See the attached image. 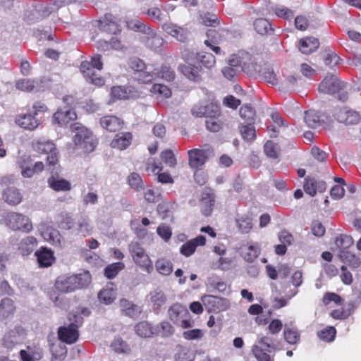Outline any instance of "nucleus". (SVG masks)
<instances>
[{
  "instance_id": "nucleus-60",
  "label": "nucleus",
  "mask_w": 361,
  "mask_h": 361,
  "mask_svg": "<svg viewBox=\"0 0 361 361\" xmlns=\"http://www.w3.org/2000/svg\"><path fill=\"white\" fill-rule=\"evenodd\" d=\"M324 60L326 66L333 68L338 64L340 58L335 52L326 51L324 54Z\"/></svg>"
},
{
  "instance_id": "nucleus-51",
  "label": "nucleus",
  "mask_w": 361,
  "mask_h": 361,
  "mask_svg": "<svg viewBox=\"0 0 361 361\" xmlns=\"http://www.w3.org/2000/svg\"><path fill=\"white\" fill-rule=\"evenodd\" d=\"M127 26L132 30L141 32L147 35H150L152 32L151 29L147 27L142 22L139 20H131L127 22Z\"/></svg>"
},
{
  "instance_id": "nucleus-19",
  "label": "nucleus",
  "mask_w": 361,
  "mask_h": 361,
  "mask_svg": "<svg viewBox=\"0 0 361 361\" xmlns=\"http://www.w3.org/2000/svg\"><path fill=\"white\" fill-rule=\"evenodd\" d=\"M189 165L192 169L202 166L207 160V152L202 149H193L188 152Z\"/></svg>"
},
{
  "instance_id": "nucleus-40",
  "label": "nucleus",
  "mask_w": 361,
  "mask_h": 361,
  "mask_svg": "<svg viewBox=\"0 0 361 361\" xmlns=\"http://www.w3.org/2000/svg\"><path fill=\"white\" fill-rule=\"evenodd\" d=\"M240 116L245 121L247 124H254L256 118V114L254 109L248 105L245 104L240 109Z\"/></svg>"
},
{
  "instance_id": "nucleus-49",
  "label": "nucleus",
  "mask_w": 361,
  "mask_h": 361,
  "mask_svg": "<svg viewBox=\"0 0 361 361\" xmlns=\"http://www.w3.org/2000/svg\"><path fill=\"white\" fill-rule=\"evenodd\" d=\"M335 244L339 249V252L341 250H347L350 246L353 245V239L351 236L347 235H341L336 238Z\"/></svg>"
},
{
  "instance_id": "nucleus-3",
  "label": "nucleus",
  "mask_w": 361,
  "mask_h": 361,
  "mask_svg": "<svg viewBox=\"0 0 361 361\" xmlns=\"http://www.w3.org/2000/svg\"><path fill=\"white\" fill-rule=\"evenodd\" d=\"M282 346L280 343H274L272 338L269 336H259L252 348V352L257 361H274L272 352L280 350Z\"/></svg>"
},
{
  "instance_id": "nucleus-34",
  "label": "nucleus",
  "mask_w": 361,
  "mask_h": 361,
  "mask_svg": "<svg viewBox=\"0 0 361 361\" xmlns=\"http://www.w3.org/2000/svg\"><path fill=\"white\" fill-rule=\"evenodd\" d=\"M32 161L31 157L28 156H23L18 161V163L21 169L20 173L23 178H32L35 173L33 169L30 166Z\"/></svg>"
},
{
  "instance_id": "nucleus-25",
  "label": "nucleus",
  "mask_w": 361,
  "mask_h": 361,
  "mask_svg": "<svg viewBox=\"0 0 361 361\" xmlns=\"http://www.w3.org/2000/svg\"><path fill=\"white\" fill-rule=\"evenodd\" d=\"M100 302L105 305L111 304L116 298V290L113 283H108L98 293Z\"/></svg>"
},
{
  "instance_id": "nucleus-29",
  "label": "nucleus",
  "mask_w": 361,
  "mask_h": 361,
  "mask_svg": "<svg viewBox=\"0 0 361 361\" xmlns=\"http://www.w3.org/2000/svg\"><path fill=\"white\" fill-rule=\"evenodd\" d=\"M192 114L197 117L204 116L208 118L212 116V114H214V115L219 114V106L212 104L207 106H195L192 109Z\"/></svg>"
},
{
  "instance_id": "nucleus-42",
  "label": "nucleus",
  "mask_w": 361,
  "mask_h": 361,
  "mask_svg": "<svg viewBox=\"0 0 361 361\" xmlns=\"http://www.w3.org/2000/svg\"><path fill=\"white\" fill-rule=\"evenodd\" d=\"M219 116L220 111H219L218 115H214V114H212V116L207 118V120L205 121V125L208 130L212 132H217L221 128L223 122L219 118Z\"/></svg>"
},
{
  "instance_id": "nucleus-48",
  "label": "nucleus",
  "mask_w": 361,
  "mask_h": 361,
  "mask_svg": "<svg viewBox=\"0 0 361 361\" xmlns=\"http://www.w3.org/2000/svg\"><path fill=\"white\" fill-rule=\"evenodd\" d=\"M302 78L299 76L290 75L282 82V86L284 90H293L302 84Z\"/></svg>"
},
{
  "instance_id": "nucleus-21",
  "label": "nucleus",
  "mask_w": 361,
  "mask_h": 361,
  "mask_svg": "<svg viewBox=\"0 0 361 361\" xmlns=\"http://www.w3.org/2000/svg\"><path fill=\"white\" fill-rule=\"evenodd\" d=\"M119 307L123 314L130 318H137L142 312L140 306L125 298L120 300Z\"/></svg>"
},
{
  "instance_id": "nucleus-32",
  "label": "nucleus",
  "mask_w": 361,
  "mask_h": 361,
  "mask_svg": "<svg viewBox=\"0 0 361 361\" xmlns=\"http://www.w3.org/2000/svg\"><path fill=\"white\" fill-rule=\"evenodd\" d=\"M51 361H63L66 357L67 348L61 341L53 343L50 346Z\"/></svg>"
},
{
  "instance_id": "nucleus-39",
  "label": "nucleus",
  "mask_w": 361,
  "mask_h": 361,
  "mask_svg": "<svg viewBox=\"0 0 361 361\" xmlns=\"http://www.w3.org/2000/svg\"><path fill=\"white\" fill-rule=\"evenodd\" d=\"M39 82V79H21L16 82V87L17 89L25 92L38 90Z\"/></svg>"
},
{
  "instance_id": "nucleus-9",
  "label": "nucleus",
  "mask_w": 361,
  "mask_h": 361,
  "mask_svg": "<svg viewBox=\"0 0 361 361\" xmlns=\"http://www.w3.org/2000/svg\"><path fill=\"white\" fill-rule=\"evenodd\" d=\"M129 251L134 262L148 274L153 271L152 262L143 247L137 243H132L129 245Z\"/></svg>"
},
{
  "instance_id": "nucleus-47",
  "label": "nucleus",
  "mask_w": 361,
  "mask_h": 361,
  "mask_svg": "<svg viewBox=\"0 0 361 361\" xmlns=\"http://www.w3.org/2000/svg\"><path fill=\"white\" fill-rule=\"evenodd\" d=\"M255 30L260 35H266L272 31L270 23L264 18H258L254 23Z\"/></svg>"
},
{
  "instance_id": "nucleus-1",
  "label": "nucleus",
  "mask_w": 361,
  "mask_h": 361,
  "mask_svg": "<svg viewBox=\"0 0 361 361\" xmlns=\"http://www.w3.org/2000/svg\"><path fill=\"white\" fill-rule=\"evenodd\" d=\"M91 279V275L88 271L71 276L62 275L56 279L55 288L63 293H71L77 289L88 286Z\"/></svg>"
},
{
  "instance_id": "nucleus-56",
  "label": "nucleus",
  "mask_w": 361,
  "mask_h": 361,
  "mask_svg": "<svg viewBox=\"0 0 361 361\" xmlns=\"http://www.w3.org/2000/svg\"><path fill=\"white\" fill-rule=\"evenodd\" d=\"M336 331L333 326H328L318 332V337L324 341L331 342L334 341Z\"/></svg>"
},
{
  "instance_id": "nucleus-18",
  "label": "nucleus",
  "mask_w": 361,
  "mask_h": 361,
  "mask_svg": "<svg viewBox=\"0 0 361 361\" xmlns=\"http://www.w3.org/2000/svg\"><path fill=\"white\" fill-rule=\"evenodd\" d=\"M178 70L190 81L198 82L202 80V68L190 63L180 65Z\"/></svg>"
},
{
  "instance_id": "nucleus-61",
  "label": "nucleus",
  "mask_w": 361,
  "mask_h": 361,
  "mask_svg": "<svg viewBox=\"0 0 361 361\" xmlns=\"http://www.w3.org/2000/svg\"><path fill=\"white\" fill-rule=\"evenodd\" d=\"M151 92L157 94L165 98H169L171 95V90L166 85L161 84H154L151 88Z\"/></svg>"
},
{
  "instance_id": "nucleus-23",
  "label": "nucleus",
  "mask_w": 361,
  "mask_h": 361,
  "mask_svg": "<svg viewBox=\"0 0 361 361\" xmlns=\"http://www.w3.org/2000/svg\"><path fill=\"white\" fill-rule=\"evenodd\" d=\"M35 255L40 267H49L55 261L54 252L47 247H41L39 250L35 252Z\"/></svg>"
},
{
  "instance_id": "nucleus-11",
  "label": "nucleus",
  "mask_w": 361,
  "mask_h": 361,
  "mask_svg": "<svg viewBox=\"0 0 361 361\" xmlns=\"http://www.w3.org/2000/svg\"><path fill=\"white\" fill-rule=\"evenodd\" d=\"M240 55L241 69L248 76L257 78L261 75L262 66L259 64L256 59L249 53H241Z\"/></svg>"
},
{
  "instance_id": "nucleus-16",
  "label": "nucleus",
  "mask_w": 361,
  "mask_h": 361,
  "mask_svg": "<svg viewBox=\"0 0 361 361\" xmlns=\"http://www.w3.org/2000/svg\"><path fill=\"white\" fill-rule=\"evenodd\" d=\"M240 61L239 54L231 55L227 61V65L221 70L223 75L228 80L233 79L242 71Z\"/></svg>"
},
{
  "instance_id": "nucleus-14",
  "label": "nucleus",
  "mask_w": 361,
  "mask_h": 361,
  "mask_svg": "<svg viewBox=\"0 0 361 361\" xmlns=\"http://www.w3.org/2000/svg\"><path fill=\"white\" fill-rule=\"evenodd\" d=\"M146 300L155 314H159L167 302L166 293L160 288H155L147 294Z\"/></svg>"
},
{
  "instance_id": "nucleus-2",
  "label": "nucleus",
  "mask_w": 361,
  "mask_h": 361,
  "mask_svg": "<svg viewBox=\"0 0 361 361\" xmlns=\"http://www.w3.org/2000/svg\"><path fill=\"white\" fill-rule=\"evenodd\" d=\"M70 128L75 133L73 141L78 150H81L84 153H90L94 150L97 141L91 130L78 122L72 123Z\"/></svg>"
},
{
  "instance_id": "nucleus-31",
  "label": "nucleus",
  "mask_w": 361,
  "mask_h": 361,
  "mask_svg": "<svg viewBox=\"0 0 361 361\" xmlns=\"http://www.w3.org/2000/svg\"><path fill=\"white\" fill-rule=\"evenodd\" d=\"M3 197L8 204L17 205L22 201L23 196L18 189L11 187L4 190Z\"/></svg>"
},
{
  "instance_id": "nucleus-10",
  "label": "nucleus",
  "mask_w": 361,
  "mask_h": 361,
  "mask_svg": "<svg viewBox=\"0 0 361 361\" xmlns=\"http://www.w3.org/2000/svg\"><path fill=\"white\" fill-rule=\"evenodd\" d=\"M35 149L47 154L46 166L48 170L53 171L54 166L58 163V152L55 145L51 141L37 142L35 144Z\"/></svg>"
},
{
  "instance_id": "nucleus-44",
  "label": "nucleus",
  "mask_w": 361,
  "mask_h": 361,
  "mask_svg": "<svg viewBox=\"0 0 361 361\" xmlns=\"http://www.w3.org/2000/svg\"><path fill=\"white\" fill-rule=\"evenodd\" d=\"M240 132L243 139L246 142H252L256 137V130L253 124L241 125Z\"/></svg>"
},
{
  "instance_id": "nucleus-53",
  "label": "nucleus",
  "mask_w": 361,
  "mask_h": 361,
  "mask_svg": "<svg viewBox=\"0 0 361 361\" xmlns=\"http://www.w3.org/2000/svg\"><path fill=\"white\" fill-rule=\"evenodd\" d=\"M285 340L291 345L297 344L300 341V334L295 329L285 327L283 331Z\"/></svg>"
},
{
  "instance_id": "nucleus-24",
  "label": "nucleus",
  "mask_w": 361,
  "mask_h": 361,
  "mask_svg": "<svg viewBox=\"0 0 361 361\" xmlns=\"http://www.w3.org/2000/svg\"><path fill=\"white\" fill-rule=\"evenodd\" d=\"M206 239L203 235H199L197 238L184 243L180 249V252L182 255L189 257L192 255L197 246L204 245L205 244Z\"/></svg>"
},
{
  "instance_id": "nucleus-54",
  "label": "nucleus",
  "mask_w": 361,
  "mask_h": 361,
  "mask_svg": "<svg viewBox=\"0 0 361 361\" xmlns=\"http://www.w3.org/2000/svg\"><path fill=\"white\" fill-rule=\"evenodd\" d=\"M15 310L13 301L11 298H4L0 303V313L4 317H7Z\"/></svg>"
},
{
  "instance_id": "nucleus-52",
  "label": "nucleus",
  "mask_w": 361,
  "mask_h": 361,
  "mask_svg": "<svg viewBox=\"0 0 361 361\" xmlns=\"http://www.w3.org/2000/svg\"><path fill=\"white\" fill-rule=\"evenodd\" d=\"M124 267L125 265L123 262L111 264L105 268L104 274L108 279H114Z\"/></svg>"
},
{
  "instance_id": "nucleus-17",
  "label": "nucleus",
  "mask_w": 361,
  "mask_h": 361,
  "mask_svg": "<svg viewBox=\"0 0 361 361\" xmlns=\"http://www.w3.org/2000/svg\"><path fill=\"white\" fill-rule=\"evenodd\" d=\"M40 232L46 241L54 246L61 247L63 238L57 229L51 226L42 227Z\"/></svg>"
},
{
  "instance_id": "nucleus-6",
  "label": "nucleus",
  "mask_w": 361,
  "mask_h": 361,
  "mask_svg": "<svg viewBox=\"0 0 361 361\" xmlns=\"http://www.w3.org/2000/svg\"><path fill=\"white\" fill-rule=\"evenodd\" d=\"M347 88V83L339 80L337 75L327 74L319 85L318 90L320 92L328 94L341 93L339 99L345 101L348 98L347 92L344 91Z\"/></svg>"
},
{
  "instance_id": "nucleus-33",
  "label": "nucleus",
  "mask_w": 361,
  "mask_h": 361,
  "mask_svg": "<svg viewBox=\"0 0 361 361\" xmlns=\"http://www.w3.org/2000/svg\"><path fill=\"white\" fill-rule=\"evenodd\" d=\"M16 123L20 127L30 130H35L39 125L38 120L32 114H25L19 116L16 119Z\"/></svg>"
},
{
  "instance_id": "nucleus-46",
  "label": "nucleus",
  "mask_w": 361,
  "mask_h": 361,
  "mask_svg": "<svg viewBox=\"0 0 361 361\" xmlns=\"http://www.w3.org/2000/svg\"><path fill=\"white\" fill-rule=\"evenodd\" d=\"M197 61L206 68H212L216 63V59L213 54L207 52H200L196 54Z\"/></svg>"
},
{
  "instance_id": "nucleus-37",
  "label": "nucleus",
  "mask_w": 361,
  "mask_h": 361,
  "mask_svg": "<svg viewBox=\"0 0 361 361\" xmlns=\"http://www.w3.org/2000/svg\"><path fill=\"white\" fill-rule=\"evenodd\" d=\"M76 231L82 236H87L92 233L93 226L88 218L81 217L76 224Z\"/></svg>"
},
{
  "instance_id": "nucleus-36",
  "label": "nucleus",
  "mask_w": 361,
  "mask_h": 361,
  "mask_svg": "<svg viewBox=\"0 0 361 361\" xmlns=\"http://www.w3.org/2000/svg\"><path fill=\"white\" fill-rule=\"evenodd\" d=\"M339 257L343 262L347 264L352 269L359 267L361 264L360 258L348 250H341Z\"/></svg>"
},
{
  "instance_id": "nucleus-64",
  "label": "nucleus",
  "mask_w": 361,
  "mask_h": 361,
  "mask_svg": "<svg viewBox=\"0 0 361 361\" xmlns=\"http://www.w3.org/2000/svg\"><path fill=\"white\" fill-rule=\"evenodd\" d=\"M203 331L199 329L187 330L183 333V338L188 341L199 340L201 339L203 337Z\"/></svg>"
},
{
  "instance_id": "nucleus-8",
  "label": "nucleus",
  "mask_w": 361,
  "mask_h": 361,
  "mask_svg": "<svg viewBox=\"0 0 361 361\" xmlns=\"http://www.w3.org/2000/svg\"><path fill=\"white\" fill-rule=\"evenodd\" d=\"M6 225L13 231L29 232L32 229L30 219L23 214L8 212L4 216Z\"/></svg>"
},
{
  "instance_id": "nucleus-35",
  "label": "nucleus",
  "mask_w": 361,
  "mask_h": 361,
  "mask_svg": "<svg viewBox=\"0 0 361 361\" xmlns=\"http://www.w3.org/2000/svg\"><path fill=\"white\" fill-rule=\"evenodd\" d=\"M37 240L33 236H27L23 238L19 245V250L24 256L29 255L37 246Z\"/></svg>"
},
{
  "instance_id": "nucleus-12",
  "label": "nucleus",
  "mask_w": 361,
  "mask_h": 361,
  "mask_svg": "<svg viewBox=\"0 0 361 361\" xmlns=\"http://www.w3.org/2000/svg\"><path fill=\"white\" fill-rule=\"evenodd\" d=\"M201 300L209 312L218 313L226 311L230 306L228 299L212 295H204Z\"/></svg>"
},
{
  "instance_id": "nucleus-50",
  "label": "nucleus",
  "mask_w": 361,
  "mask_h": 361,
  "mask_svg": "<svg viewBox=\"0 0 361 361\" xmlns=\"http://www.w3.org/2000/svg\"><path fill=\"white\" fill-rule=\"evenodd\" d=\"M269 83L275 84L276 82V75L273 68L268 65L264 64L262 67L261 75Z\"/></svg>"
},
{
  "instance_id": "nucleus-57",
  "label": "nucleus",
  "mask_w": 361,
  "mask_h": 361,
  "mask_svg": "<svg viewBox=\"0 0 361 361\" xmlns=\"http://www.w3.org/2000/svg\"><path fill=\"white\" fill-rule=\"evenodd\" d=\"M265 154L271 159H277L279 157V147L272 141H267L264 146Z\"/></svg>"
},
{
  "instance_id": "nucleus-30",
  "label": "nucleus",
  "mask_w": 361,
  "mask_h": 361,
  "mask_svg": "<svg viewBox=\"0 0 361 361\" xmlns=\"http://www.w3.org/2000/svg\"><path fill=\"white\" fill-rule=\"evenodd\" d=\"M50 188L54 191H68L71 189V183L67 180L54 176L49 177L47 180Z\"/></svg>"
},
{
  "instance_id": "nucleus-4",
  "label": "nucleus",
  "mask_w": 361,
  "mask_h": 361,
  "mask_svg": "<svg viewBox=\"0 0 361 361\" xmlns=\"http://www.w3.org/2000/svg\"><path fill=\"white\" fill-rule=\"evenodd\" d=\"M103 68L102 56L94 54L91 57L90 61H84L80 65V71L83 74L86 81L96 86H102L104 85V79L99 75L94 69L101 71Z\"/></svg>"
},
{
  "instance_id": "nucleus-55",
  "label": "nucleus",
  "mask_w": 361,
  "mask_h": 361,
  "mask_svg": "<svg viewBox=\"0 0 361 361\" xmlns=\"http://www.w3.org/2000/svg\"><path fill=\"white\" fill-rule=\"evenodd\" d=\"M236 222L239 231L243 233H247L252 228V221L250 217H240Z\"/></svg>"
},
{
  "instance_id": "nucleus-28",
  "label": "nucleus",
  "mask_w": 361,
  "mask_h": 361,
  "mask_svg": "<svg viewBox=\"0 0 361 361\" xmlns=\"http://www.w3.org/2000/svg\"><path fill=\"white\" fill-rule=\"evenodd\" d=\"M319 47V42L314 37H305L300 40L299 49L303 54H310Z\"/></svg>"
},
{
  "instance_id": "nucleus-62",
  "label": "nucleus",
  "mask_w": 361,
  "mask_h": 361,
  "mask_svg": "<svg viewBox=\"0 0 361 361\" xmlns=\"http://www.w3.org/2000/svg\"><path fill=\"white\" fill-rule=\"evenodd\" d=\"M259 250L257 245H250L244 252V259L247 262H253L259 255Z\"/></svg>"
},
{
  "instance_id": "nucleus-63",
  "label": "nucleus",
  "mask_w": 361,
  "mask_h": 361,
  "mask_svg": "<svg viewBox=\"0 0 361 361\" xmlns=\"http://www.w3.org/2000/svg\"><path fill=\"white\" fill-rule=\"evenodd\" d=\"M149 35L147 44L151 49H157L163 44L164 40L160 36L153 34L152 32Z\"/></svg>"
},
{
  "instance_id": "nucleus-7",
  "label": "nucleus",
  "mask_w": 361,
  "mask_h": 361,
  "mask_svg": "<svg viewBox=\"0 0 361 361\" xmlns=\"http://www.w3.org/2000/svg\"><path fill=\"white\" fill-rule=\"evenodd\" d=\"M167 314L169 319L178 326L188 329L194 326V322L191 319L188 309L180 303L171 305Z\"/></svg>"
},
{
  "instance_id": "nucleus-5",
  "label": "nucleus",
  "mask_w": 361,
  "mask_h": 361,
  "mask_svg": "<svg viewBox=\"0 0 361 361\" xmlns=\"http://www.w3.org/2000/svg\"><path fill=\"white\" fill-rule=\"evenodd\" d=\"M68 319L70 324L63 326L58 329V336L61 342L67 344H73L78 339L79 334L78 328L82 325L83 319L80 314H70Z\"/></svg>"
},
{
  "instance_id": "nucleus-26",
  "label": "nucleus",
  "mask_w": 361,
  "mask_h": 361,
  "mask_svg": "<svg viewBox=\"0 0 361 361\" xmlns=\"http://www.w3.org/2000/svg\"><path fill=\"white\" fill-rule=\"evenodd\" d=\"M132 139L133 135L130 133H120L116 135L111 142V146L113 148L123 150L131 144Z\"/></svg>"
},
{
  "instance_id": "nucleus-38",
  "label": "nucleus",
  "mask_w": 361,
  "mask_h": 361,
  "mask_svg": "<svg viewBox=\"0 0 361 361\" xmlns=\"http://www.w3.org/2000/svg\"><path fill=\"white\" fill-rule=\"evenodd\" d=\"M174 357L175 361H193L195 354L189 348L178 345L176 348V353Z\"/></svg>"
},
{
  "instance_id": "nucleus-20",
  "label": "nucleus",
  "mask_w": 361,
  "mask_h": 361,
  "mask_svg": "<svg viewBox=\"0 0 361 361\" xmlns=\"http://www.w3.org/2000/svg\"><path fill=\"white\" fill-rule=\"evenodd\" d=\"M54 120L59 126L66 125L71 121L75 120L76 113L71 108L65 106L61 107L54 114Z\"/></svg>"
},
{
  "instance_id": "nucleus-58",
  "label": "nucleus",
  "mask_w": 361,
  "mask_h": 361,
  "mask_svg": "<svg viewBox=\"0 0 361 361\" xmlns=\"http://www.w3.org/2000/svg\"><path fill=\"white\" fill-rule=\"evenodd\" d=\"M111 348L116 353H126L129 351V348L126 343L119 338L114 340L111 344Z\"/></svg>"
},
{
  "instance_id": "nucleus-41",
  "label": "nucleus",
  "mask_w": 361,
  "mask_h": 361,
  "mask_svg": "<svg viewBox=\"0 0 361 361\" xmlns=\"http://www.w3.org/2000/svg\"><path fill=\"white\" fill-rule=\"evenodd\" d=\"M136 334L142 338L150 337L153 334V329L151 324L146 322H140L135 326Z\"/></svg>"
},
{
  "instance_id": "nucleus-13",
  "label": "nucleus",
  "mask_w": 361,
  "mask_h": 361,
  "mask_svg": "<svg viewBox=\"0 0 361 361\" xmlns=\"http://www.w3.org/2000/svg\"><path fill=\"white\" fill-rule=\"evenodd\" d=\"M25 331L23 327L16 326L5 334L2 339V345L8 350H11L23 342L25 338Z\"/></svg>"
},
{
  "instance_id": "nucleus-22",
  "label": "nucleus",
  "mask_w": 361,
  "mask_h": 361,
  "mask_svg": "<svg viewBox=\"0 0 361 361\" xmlns=\"http://www.w3.org/2000/svg\"><path fill=\"white\" fill-rule=\"evenodd\" d=\"M162 28L166 33L175 37L177 40L181 42H186L188 38V31L186 29L178 27L175 24L164 23L162 25Z\"/></svg>"
},
{
  "instance_id": "nucleus-15",
  "label": "nucleus",
  "mask_w": 361,
  "mask_h": 361,
  "mask_svg": "<svg viewBox=\"0 0 361 361\" xmlns=\"http://www.w3.org/2000/svg\"><path fill=\"white\" fill-rule=\"evenodd\" d=\"M334 116L338 121L347 125L357 124L361 118L358 112L347 107L336 109L334 112Z\"/></svg>"
},
{
  "instance_id": "nucleus-27",
  "label": "nucleus",
  "mask_w": 361,
  "mask_h": 361,
  "mask_svg": "<svg viewBox=\"0 0 361 361\" xmlns=\"http://www.w3.org/2000/svg\"><path fill=\"white\" fill-rule=\"evenodd\" d=\"M123 122L115 116H106L100 119L101 126L110 132L118 130L122 127Z\"/></svg>"
},
{
  "instance_id": "nucleus-45",
  "label": "nucleus",
  "mask_w": 361,
  "mask_h": 361,
  "mask_svg": "<svg viewBox=\"0 0 361 361\" xmlns=\"http://www.w3.org/2000/svg\"><path fill=\"white\" fill-rule=\"evenodd\" d=\"M304 120L310 128H316L320 126L319 113L314 110H309L306 111Z\"/></svg>"
},
{
  "instance_id": "nucleus-59",
  "label": "nucleus",
  "mask_w": 361,
  "mask_h": 361,
  "mask_svg": "<svg viewBox=\"0 0 361 361\" xmlns=\"http://www.w3.org/2000/svg\"><path fill=\"white\" fill-rule=\"evenodd\" d=\"M26 356H31L35 360H40L43 356L42 349L36 345L27 346L25 350H22Z\"/></svg>"
},
{
  "instance_id": "nucleus-43",
  "label": "nucleus",
  "mask_w": 361,
  "mask_h": 361,
  "mask_svg": "<svg viewBox=\"0 0 361 361\" xmlns=\"http://www.w3.org/2000/svg\"><path fill=\"white\" fill-rule=\"evenodd\" d=\"M157 271L161 275L169 276L173 271L172 263L166 259H159L155 263Z\"/></svg>"
}]
</instances>
